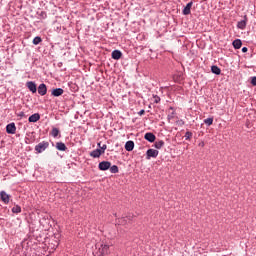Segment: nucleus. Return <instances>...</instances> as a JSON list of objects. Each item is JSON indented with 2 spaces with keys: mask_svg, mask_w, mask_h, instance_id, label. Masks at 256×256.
Returning <instances> with one entry per match:
<instances>
[{
  "mask_svg": "<svg viewBox=\"0 0 256 256\" xmlns=\"http://www.w3.org/2000/svg\"><path fill=\"white\" fill-rule=\"evenodd\" d=\"M98 247L97 252H95V256H105L109 255V245L108 244H97L96 249Z\"/></svg>",
  "mask_w": 256,
  "mask_h": 256,
  "instance_id": "f257e3e1",
  "label": "nucleus"
},
{
  "mask_svg": "<svg viewBox=\"0 0 256 256\" xmlns=\"http://www.w3.org/2000/svg\"><path fill=\"white\" fill-rule=\"evenodd\" d=\"M36 153H43L46 149H49V142L48 141H42L38 145L35 146Z\"/></svg>",
  "mask_w": 256,
  "mask_h": 256,
  "instance_id": "f03ea898",
  "label": "nucleus"
},
{
  "mask_svg": "<svg viewBox=\"0 0 256 256\" xmlns=\"http://www.w3.org/2000/svg\"><path fill=\"white\" fill-rule=\"evenodd\" d=\"M158 155H159V150L148 149L146 152V159H151V157L153 159H157Z\"/></svg>",
  "mask_w": 256,
  "mask_h": 256,
  "instance_id": "7ed1b4c3",
  "label": "nucleus"
},
{
  "mask_svg": "<svg viewBox=\"0 0 256 256\" xmlns=\"http://www.w3.org/2000/svg\"><path fill=\"white\" fill-rule=\"evenodd\" d=\"M110 167H111V162L109 161H102L98 164V169L100 171H107L110 169Z\"/></svg>",
  "mask_w": 256,
  "mask_h": 256,
  "instance_id": "20e7f679",
  "label": "nucleus"
},
{
  "mask_svg": "<svg viewBox=\"0 0 256 256\" xmlns=\"http://www.w3.org/2000/svg\"><path fill=\"white\" fill-rule=\"evenodd\" d=\"M17 131V127L15 126V123H10L6 126V133H8V135H15Z\"/></svg>",
  "mask_w": 256,
  "mask_h": 256,
  "instance_id": "39448f33",
  "label": "nucleus"
},
{
  "mask_svg": "<svg viewBox=\"0 0 256 256\" xmlns=\"http://www.w3.org/2000/svg\"><path fill=\"white\" fill-rule=\"evenodd\" d=\"M0 199L3 201L5 205H9V200L11 199V196L7 194L5 191L0 192Z\"/></svg>",
  "mask_w": 256,
  "mask_h": 256,
  "instance_id": "423d86ee",
  "label": "nucleus"
},
{
  "mask_svg": "<svg viewBox=\"0 0 256 256\" xmlns=\"http://www.w3.org/2000/svg\"><path fill=\"white\" fill-rule=\"evenodd\" d=\"M144 139L146 141H148L149 143H155V139H157V137L155 136V134L151 133V132H147L144 135Z\"/></svg>",
  "mask_w": 256,
  "mask_h": 256,
  "instance_id": "0eeeda50",
  "label": "nucleus"
},
{
  "mask_svg": "<svg viewBox=\"0 0 256 256\" xmlns=\"http://www.w3.org/2000/svg\"><path fill=\"white\" fill-rule=\"evenodd\" d=\"M63 93H65V90H63V88H55L52 90L51 95L53 97H61Z\"/></svg>",
  "mask_w": 256,
  "mask_h": 256,
  "instance_id": "6e6552de",
  "label": "nucleus"
},
{
  "mask_svg": "<svg viewBox=\"0 0 256 256\" xmlns=\"http://www.w3.org/2000/svg\"><path fill=\"white\" fill-rule=\"evenodd\" d=\"M38 93L39 95H41L42 97L44 95H47V85H45L44 83L40 84L38 86Z\"/></svg>",
  "mask_w": 256,
  "mask_h": 256,
  "instance_id": "1a4fd4ad",
  "label": "nucleus"
},
{
  "mask_svg": "<svg viewBox=\"0 0 256 256\" xmlns=\"http://www.w3.org/2000/svg\"><path fill=\"white\" fill-rule=\"evenodd\" d=\"M39 119H41V114H39V113H34V114H32V115L28 118V121H29V123H37V121H39Z\"/></svg>",
  "mask_w": 256,
  "mask_h": 256,
  "instance_id": "9d476101",
  "label": "nucleus"
},
{
  "mask_svg": "<svg viewBox=\"0 0 256 256\" xmlns=\"http://www.w3.org/2000/svg\"><path fill=\"white\" fill-rule=\"evenodd\" d=\"M26 85L31 93H37V84L35 82L29 81Z\"/></svg>",
  "mask_w": 256,
  "mask_h": 256,
  "instance_id": "9b49d317",
  "label": "nucleus"
},
{
  "mask_svg": "<svg viewBox=\"0 0 256 256\" xmlns=\"http://www.w3.org/2000/svg\"><path fill=\"white\" fill-rule=\"evenodd\" d=\"M191 7H193V2H189L183 9V15H191Z\"/></svg>",
  "mask_w": 256,
  "mask_h": 256,
  "instance_id": "f8f14e48",
  "label": "nucleus"
},
{
  "mask_svg": "<svg viewBox=\"0 0 256 256\" xmlns=\"http://www.w3.org/2000/svg\"><path fill=\"white\" fill-rule=\"evenodd\" d=\"M101 155H103V154L101 153V149H99V148L90 152V157H93L94 159H99V157H101Z\"/></svg>",
  "mask_w": 256,
  "mask_h": 256,
  "instance_id": "ddd939ff",
  "label": "nucleus"
},
{
  "mask_svg": "<svg viewBox=\"0 0 256 256\" xmlns=\"http://www.w3.org/2000/svg\"><path fill=\"white\" fill-rule=\"evenodd\" d=\"M123 57V53L120 50L112 51V59L119 60Z\"/></svg>",
  "mask_w": 256,
  "mask_h": 256,
  "instance_id": "4468645a",
  "label": "nucleus"
},
{
  "mask_svg": "<svg viewBox=\"0 0 256 256\" xmlns=\"http://www.w3.org/2000/svg\"><path fill=\"white\" fill-rule=\"evenodd\" d=\"M125 149L127 151H133V149H135V142H133L132 140H129L125 143Z\"/></svg>",
  "mask_w": 256,
  "mask_h": 256,
  "instance_id": "2eb2a0df",
  "label": "nucleus"
},
{
  "mask_svg": "<svg viewBox=\"0 0 256 256\" xmlns=\"http://www.w3.org/2000/svg\"><path fill=\"white\" fill-rule=\"evenodd\" d=\"M237 27L238 29H241V30L245 29L247 27V18L245 17L244 20L239 21L237 23Z\"/></svg>",
  "mask_w": 256,
  "mask_h": 256,
  "instance_id": "dca6fc26",
  "label": "nucleus"
},
{
  "mask_svg": "<svg viewBox=\"0 0 256 256\" xmlns=\"http://www.w3.org/2000/svg\"><path fill=\"white\" fill-rule=\"evenodd\" d=\"M56 149L58 151H67V146L63 142H57L56 143Z\"/></svg>",
  "mask_w": 256,
  "mask_h": 256,
  "instance_id": "f3484780",
  "label": "nucleus"
},
{
  "mask_svg": "<svg viewBox=\"0 0 256 256\" xmlns=\"http://www.w3.org/2000/svg\"><path fill=\"white\" fill-rule=\"evenodd\" d=\"M232 45H233L234 49H241L243 42L241 41V39H236L232 42Z\"/></svg>",
  "mask_w": 256,
  "mask_h": 256,
  "instance_id": "a211bd4d",
  "label": "nucleus"
},
{
  "mask_svg": "<svg viewBox=\"0 0 256 256\" xmlns=\"http://www.w3.org/2000/svg\"><path fill=\"white\" fill-rule=\"evenodd\" d=\"M211 72L214 75H221V68H219L217 65H212L211 66Z\"/></svg>",
  "mask_w": 256,
  "mask_h": 256,
  "instance_id": "6ab92c4d",
  "label": "nucleus"
},
{
  "mask_svg": "<svg viewBox=\"0 0 256 256\" xmlns=\"http://www.w3.org/2000/svg\"><path fill=\"white\" fill-rule=\"evenodd\" d=\"M127 219L131 221V216L119 218L118 223H120V225H127Z\"/></svg>",
  "mask_w": 256,
  "mask_h": 256,
  "instance_id": "aec40b11",
  "label": "nucleus"
},
{
  "mask_svg": "<svg viewBox=\"0 0 256 256\" xmlns=\"http://www.w3.org/2000/svg\"><path fill=\"white\" fill-rule=\"evenodd\" d=\"M164 145H165V141H163V140L156 141L154 143L155 149H161L162 147H164Z\"/></svg>",
  "mask_w": 256,
  "mask_h": 256,
  "instance_id": "412c9836",
  "label": "nucleus"
},
{
  "mask_svg": "<svg viewBox=\"0 0 256 256\" xmlns=\"http://www.w3.org/2000/svg\"><path fill=\"white\" fill-rule=\"evenodd\" d=\"M42 41H43V39L41 38V36H36L33 39L32 43H33V45H39V43H41Z\"/></svg>",
  "mask_w": 256,
  "mask_h": 256,
  "instance_id": "4be33fe9",
  "label": "nucleus"
},
{
  "mask_svg": "<svg viewBox=\"0 0 256 256\" xmlns=\"http://www.w3.org/2000/svg\"><path fill=\"white\" fill-rule=\"evenodd\" d=\"M110 173H119V166L117 165H113V166H110Z\"/></svg>",
  "mask_w": 256,
  "mask_h": 256,
  "instance_id": "5701e85b",
  "label": "nucleus"
},
{
  "mask_svg": "<svg viewBox=\"0 0 256 256\" xmlns=\"http://www.w3.org/2000/svg\"><path fill=\"white\" fill-rule=\"evenodd\" d=\"M52 137H59V128H53L51 133Z\"/></svg>",
  "mask_w": 256,
  "mask_h": 256,
  "instance_id": "b1692460",
  "label": "nucleus"
},
{
  "mask_svg": "<svg viewBox=\"0 0 256 256\" xmlns=\"http://www.w3.org/2000/svg\"><path fill=\"white\" fill-rule=\"evenodd\" d=\"M39 19H47V12L41 11L37 13Z\"/></svg>",
  "mask_w": 256,
  "mask_h": 256,
  "instance_id": "393cba45",
  "label": "nucleus"
},
{
  "mask_svg": "<svg viewBox=\"0 0 256 256\" xmlns=\"http://www.w3.org/2000/svg\"><path fill=\"white\" fill-rule=\"evenodd\" d=\"M186 141H190V139L193 137V132L187 131L184 135Z\"/></svg>",
  "mask_w": 256,
  "mask_h": 256,
  "instance_id": "a878e982",
  "label": "nucleus"
},
{
  "mask_svg": "<svg viewBox=\"0 0 256 256\" xmlns=\"http://www.w3.org/2000/svg\"><path fill=\"white\" fill-rule=\"evenodd\" d=\"M12 213H16V214L21 213V206L15 205V206L12 208Z\"/></svg>",
  "mask_w": 256,
  "mask_h": 256,
  "instance_id": "bb28decb",
  "label": "nucleus"
},
{
  "mask_svg": "<svg viewBox=\"0 0 256 256\" xmlns=\"http://www.w3.org/2000/svg\"><path fill=\"white\" fill-rule=\"evenodd\" d=\"M204 123L210 127V125H213V117L204 119Z\"/></svg>",
  "mask_w": 256,
  "mask_h": 256,
  "instance_id": "cd10ccee",
  "label": "nucleus"
},
{
  "mask_svg": "<svg viewBox=\"0 0 256 256\" xmlns=\"http://www.w3.org/2000/svg\"><path fill=\"white\" fill-rule=\"evenodd\" d=\"M106 150H107V145H106V144H103V145L100 147V152H101V154L103 155Z\"/></svg>",
  "mask_w": 256,
  "mask_h": 256,
  "instance_id": "c85d7f7f",
  "label": "nucleus"
},
{
  "mask_svg": "<svg viewBox=\"0 0 256 256\" xmlns=\"http://www.w3.org/2000/svg\"><path fill=\"white\" fill-rule=\"evenodd\" d=\"M154 103H161V98L159 96H154Z\"/></svg>",
  "mask_w": 256,
  "mask_h": 256,
  "instance_id": "c756f323",
  "label": "nucleus"
},
{
  "mask_svg": "<svg viewBox=\"0 0 256 256\" xmlns=\"http://www.w3.org/2000/svg\"><path fill=\"white\" fill-rule=\"evenodd\" d=\"M251 85H254V87H256V76L252 77Z\"/></svg>",
  "mask_w": 256,
  "mask_h": 256,
  "instance_id": "7c9ffc66",
  "label": "nucleus"
},
{
  "mask_svg": "<svg viewBox=\"0 0 256 256\" xmlns=\"http://www.w3.org/2000/svg\"><path fill=\"white\" fill-rule=\"evenodd\" d=\"M17 117H20V119H23V117H25V112H19L17 114Z\"/></svg>",
  "mask_w": 256,
  "mask_h": 256,
  "instance_id": "2f4dec72",
  "label": "nucleus"
},
{
  "mask_svg": "<svg viewBox=\"0 0 256 256\" xmlns=\"http://www.w3.org/2000/svg\"><path fill=\"white\" fill-rule=\"evenodd\" d=\"M177 124L180 125V126H183V125H185V121H183V120H178V121H177Z\"/></svg>",
  "mask_w": 256,
  "mask_h": 256,
  "instance_id": "473e14b6",
  "label": "nucleus"
},
{
  "mask_svg": "<svg viewBox=\"0 0 256 256\" xmlns=\"http://www.w3.org/2000/svg\"><path fill=\"white\" fill-rule=\"evenodd\" d=\"M175 81L177 83H181V81H183V78L181 76H179V78H175Z\"/></svg>",
  "mask_w": 256,
  "mask_h": 256,
  "instance_id": "72a5a7b5",
  "label": "nucleus"
},
{
  "mask_svg": "<svg viewBox=\"0 0 256 256\" xmlns=\"http://www.w3.org/2000/svg\"><path fill=\"white\" fill-rule=\"evenodd\" d=\"M247 51H249V49L247 47L242 48V53H247Z\"/></svg>",
  "mask_w": 256,
  "mask_h": 256,
  "instance_id": "f704fd0d",
  "label": "nucleus"
},
{
  "mask_svg": "<svg viewBox=\"0 0 256 256\" xmlns=\"http://www.w3.org/2000/svg\"><path fill=\"white\" fill-rule=\"evenodd\" d=\"M138 115H145V111L142 109V110H140L139 112H138Z\"/></svg>",
  "mask_w": 256,
  "mask_h": 256,
  "instance_id": "c9c22d12",
  "label": "nucleus"
},
{
  "mask_svg": "<svg viewBox=\"0 0 256 256\" xmlns=\"http://www.w3.org/2000/svg\"><path fill=\"white\" fill-rule=\"evenodd\" d=\"M173 115H174V113H172V115H168V117H167L168 121H171V119H173Z\"/></svg>",
  "mask_w": 256,
  "mask_h": 256,
  "instance_id": "e433bc0d",
  "label": "nucleus"
},
{
  "mask_svg": "<svg viewBox=\"0 0 256 256\" xmlns=\"http://www.w3.org/2000/svg\"><path fill=\"white\" fill-rule=\"evenodd\" d=\"M199 147H205V142H200Z\"/></svg>",
  "mask_w": 256,
  "mask_h": 256,
  "instance_id": "4c0bfd02",
  "label": "nucleus"
},
{
  "mask_svg": "<svg viewBox=\"0 0 256 256\" xmlns=\"http://www.w3.org/2000/svg\"><path fill=\"white\" fill-rule=\"evenodd\" d=\"M97 146L99 147V149H101V147H102V146H101V142H98V143H97Z\"/></svg>",
  "mask_w": 256,
  "mask_h": 256,
  "instance_id": "58836bf2",
  "label": "nucleus"
}]
</instances>
